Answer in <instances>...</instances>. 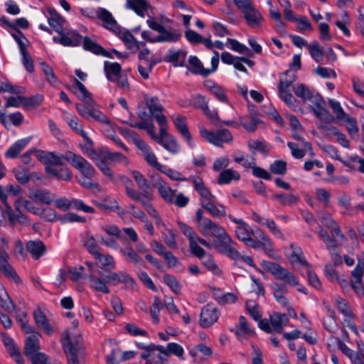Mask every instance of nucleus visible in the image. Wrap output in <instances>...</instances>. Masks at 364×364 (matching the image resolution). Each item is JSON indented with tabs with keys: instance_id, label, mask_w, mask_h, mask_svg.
Listing matches in <instances>:
<instances>
[{
	"instance_id": "nucleus-1",
	"label": "nucleus",
	"mask_w": 364,
	"mask_h": 364,
	"mask_svg": "<svg viewBox=\"0 0 364 364\" xmlns=\"http://www.w3.org/2000/svg\"><path fill=\"white\" fill-rule=\"evenodd\" d=\"M146 23L149 27L159 33V35L155 37L151 36L149 31H143L141 36L143 39L148 42L154 43H175L177 42L181 37V34L173 28L166 29L165 27L155 21L154 18H149L146 20Z\"/></svg>"
},
{
	"instance_id": "nucleus-2",
	"label": "nucleus",
	"mask_w": 364,
	"mask_h": 364,
	"mask_svg": "<svg viewBox=\"0 0 364 364\" xmlns=\"http://www.w3.org/2000/svg\"><path fill=\"white\" fill-rule=\"evenodd\" d=\"M228 218L234 223L237 225L235 229V235L237 237L242 241L246 245L258 249V243H256L252 235L253 230L242 219H238L234 217L232 214H229Z\"/></svg>"
},
{
	"instance_id": "nucleus-3",
	"label": "nucleus",
	"mask_w": 364,
	"mask_h": 364,
	"mask_svg": "<svg viewBox=\"0 0 364 364\" xmlns=\"http://www.w3.org/2000/svg\"><path fill=\"white\" fill-rule=\"evenodd\" d=\"M262 267L269 272L276 279L283 281L289 285L297 286L299 282L295 276L287 269L282 267L279 264L269 262L263 261L262 263Z\"/></svg>"
},
{
	"instance_id": "nucleus-4",
	"label": "nucleus",
	"mask_w": 364,
	"mask_h": 364,
	"mask_svg": "<svg viewBox=\"0 0 364 364\" xmlns=\"http://www.w3.org/2000/svg\"><path fill=\"white\" fill-rule=\"evenodd\" d=\"M203 214L202 209H198L196 213L197 227L203 235L215 237L220 232H223L224 228L221 225L204 217Z\"/></svg>"
},
{
	"instance_id": "nucleus-5",
	"label": "nucleus",
	"mask_w": 364,
	"mask_h": 364,
	"mask_svg": "<svg viewBox=\"0 0 364 364\" xmlns=\"http://www.w3.org/2000/svg\"><path fill=\"white\" fill-rule=\"evenodd\" d=\"M61 343L64 350L84 351L82 346V336L79 332L65 330L62 334Z\"/></svg>"
},
{
	"instance_id": "nucleus-6",
	"label": "nucleus",
	"mask_w": 364,
	"mask_h": 364,
	"mask_svg": "<svg viewBox=\"0 0 364 364\" xmlns=\"http://www.w3.org/2000/svg\"><path fill=\"white\" fill-rule=\"evenodd\" d=\"M311 102L312 103L311 109L317 118L327 123L332 122L334 120L333 116L325 108L326 102L320 95L315 94Z\"/></svg>"
},
{
	"instance_id": "nucleus-7",
	"label": "nucleus",
	"mask_w": 364,
	"mask_h": 364,
	"mask_svg": "<svg viewBox=\"0 0 364 364\" xmlns=\"http://www.w3.org/2000/svg\"><path fill=\"white\" fill-rule=\"evenodd\" d=\"M67 157L71 159L73 166L80 171V176H94L95 175V168L82 156L76 155L73 152H70L67 154Z\"/></svg>"
},
{
	"instance_id": "nucleus-8",
	"label": "nucleus",
	"mask_w": 364,
	"mask_h": 364,
	"mask_svg": "<svg viewBox=\"0 0 364 364\" xmlns=\"http://www.w3.org/2000/svg\"><path fill=\"white\" fill-rule=\"evenodd\" d=\"M107 282L112 285H117L119 283H123L127 288L132 290L136 289V284L134 279L127 272L124 271L118 272H111L109 274L105 276Z\"/></svg>"
},
{
	"instance_id": "nucleus-9",
	"label": "nucleus",
	"mask_w": 364,
	"mask_h": 364,
	"mask_svg": "<svg viewBox=\"0 0 364 364\" xmlns=\"http://www.w3.org/2000/svg\"><path fill=\"white\" fill-rule=\"evenodd\" d=\"M9 255L5 250H0V272L8 279L16 283H20L21 279L16 270L9 262Z\"/></svg>"
},
{
	"instance_id": "nucleus-10",
	"label": "nucleus",
	"mask_w": 364,
	"mask_h": 364,
	"mask_svg": "<svg viewBox=\"0 0 364 364\" xmlns=\"http://www.w3.org/2000/svg\"><path fill=\"white\" fill-rule=\"evenodd\" d=\"M220 316L219 310L210 304L204 306L200 315V325L203 328H208L215 323Z\"/></svg>"
},
{
	"instance_id": "nucleus-11",
	"label": "nucleus",
	"mask_w": 364,
	"mask_h": 364,
	"mask_svg": "<svg viewBox=\"0 0 364 364\" xmlns=\"http://www.w3.org/2000/svg\"><path fill=\"white\" fill-rule=\"evenodd\" d=\"M182 232L188 237L189 241V247L192 254L197 257H200L205 253V250L195 242V235L196 234L193 229L185 223H179Z\"/></svg>"
},
{
	"instance_id": "nucleus-12",
	"label": "nucleus",
	"mask_w": 364,
	"mask_h": 364,
	"mask_svg": "<svg viewBox=\"0 0 364 364\" xmlns=\"http://www.w3.org/2000/svg\"><path fill=\"white\" fill-rule=\"evenodd\" d=\"M27 196L32 200L50 205L55 199V194L45 188H31Z\"/></svg>"
},
{
	"instance_id": "nucleus-13",
	"label": "nucleus",
	"mask_w": 364,
	"mask_h": 364,
	"mask_svg": "<svg viewBox=\"0 0 364 364\" xmlns=\"http://www.w3.org/2000/svg\"><path fill=\"white\" fill-rule=\"evenodd\" d=\"M153 178H155L153 186L157 188L161 197L167 203H173L175 191L172 190L168 183L162 180L158 175L156 176H153Z\"/></svg>"
},
{
	"instance_id": "nucleus-14",
	"label": "nucleus",
	"mask_w": 364,
	"mask_h": 364,
	"mask_svg": "<svg viewBox=\"0 0 364 364\" xmlns=\"http://www.w3.org/2000/svg\"><path fill=\"white\" fill-rule=\"evenodd\" d=\"M98 274L100 277H97L94 273H89V274H85L84 277L87 279L90 283V286L94 290L102 292L104 294H109L110 290L107 286V279L103 277V274L100 271H97Z\"/></svg>"
},
{
	"instance_id": "nucleus-15",
	"label": "nucleus",
	"mask_w": 364,
	"mask_h": 364,
	"mask_svg": "<svg viewBox=\"0 0 364 364\" xmlns=\"http://www.w3.org/2000/svg\"><path fill=\"white\" fill-rule=\"evenodd\" d=\"M97 16L102 21L103 26L106 28L114 33H117L119 31V27L117 23V21L114 19L112 14L107 9L100 8L97 11Z\"/></svg>"
},
{
	"instance_id": "nucleus-16",
	"label": "nucleus",
	"mask_w": 364,
	"mask_h": 364,
	"mask_svg": "<svg viewBox=\"0 0 364 364\" xmlns=\"http://www.w3.org/2000/svg\"><path fill=\"white\" fill-rule=\"evenodd\" d=\"M2 342L10 356L12 357L18 364H23L20 350L14 340L7 334L3 333Z\"/></svg>"
},
{
	"instance_id": "nucleus-17",
	"label": "nucleus",
	"mask_w": 364,
	"mask_h": 364,
	"mask_svg": "<svg viewBox=\"0 0 364 364\" xmlns=\"http://www.w3.org/2000/svg\"><path fill=\"white\" fill-rule=\"evenodd\" d=\"M39 337L40 334L36 333L26 338L23 349V353L26 357L39 352L41 349Z\"/></svg>"
},
{
	"instance_id": "nucleus-18",
	"label": "nucleus",
	"mask_w": 364,
	"mask_h": 364,
	"mask_svg": "<svg viewBox=\"0 0 364 364\" xmlns=\"http://www.w3.org/2000/svg\"><path fill=\"white\" fill-rule=\"evenodd\" d=\"M215 237L212 247H214L220 253H223L230 245L234 244L233 240L225 229H223V232H220Z\"/></svg>"
},
{
	"instance_id": "nucleus-19",
	"label": "nucleus",
	"mask_w": 364,
	"mask_h": 364,
	"mask_svg": "<svg viewBox=\"0 0 364 364\" xmlns=\"http://www.w3.org/2000/svg\"><path fill=\"white\" fill-rule=\"evenodd\" d=\"M59 43L63 46H77L81 42L82 36L75 31H68L66 33L61 31L59 33Z\"/></svg>"
},
{
	"instance_id": "nucleus-20",
	"label": "nucleus",
	"mask_w": 364,
	"mask_h": 364,
	"mask_svg": "<svg viewBox=\"0 0 364 364\" xmlns=\"http://www.w3.org/2000/svg\"><path fill=\"white\" fill-rule=\"evenodd\" d=\"M235 334L240 341L247 339L255 334L254 331L250 328L246 318L243 316L239 317V323L236 326Z\"/></svg>"
},
{
	"instance_id": "nucleus-21",
	"label": "nucleus",
	"mask_w": 364,
	"mask_h": 364,
	"mask_svg": "<svg viewBox=\"0 0 364 364\" xmlns=\"http://www.w3.org/2000/svg\"><path fill=\"white\" fill-rule=\"evenodd\" d=\"M269 321L272 331L281 333L283 332L284 326L289 323V318L285 314L275 313L270 316Z\"/></svg>"
},
{
	"instance_id": "nucleus-22",
	"label": "nucleus",
	"mask_w": 364,
	"mask_h": 364,
	"mask_svg": "<svg viewBox=\"0 0 364 364\" xmlns=\"http://www.w3.org/2000/svg\"><path fill=\"white\" fill-rule=\"evenodd\" d=\"M119 252L127 259V261L133 264L134 266L142 265L144 261L138 255V252L132 247L130 244H127L124 248H120Z\"/></svg>"
},
{
	"instance_id": "nucleus-23",
	"label": "nucleus",
	"mask_w": 364,
	"mask_h": 364,
	"mask_svg": "<svg viewBox=\"0 0 364 364\" xmlns=\"http://www.w3.org/2000/svg\"><path fill=\"white\" fill-rule=\"evenodd\" d=\"M26 250L33 259H38L45 254L46 247L41 240H30L26 243Z\"/></svg>"
},
{
	"instance_id": "nucleus-24",
	"label": "nucleus",
	"mask_w": 364,
	"mask_h": 364,
	"mask_svg": "<svg viewBox=\"0 0 364 364\" xmlns=\"http://www.w3.org/2000/svg\"><path fill=\"white\" fill-rule=\"evenodd\" d=\"M202 207L214 218H219L226 216V210L225 206L221 203L215 201V199L208 203H206V204Z\"/></svg>"
},
{
	"instance_id": "nucleus-25",
	"label": "nucleus",
	"mask_w": 364,
	"mask_h": 364,
	"mask_svg": "<svg viewBox=\"0 0 364 364\" xmlns=\"http://www.w3.org/2000/svg\"><path fill=\"white\" fill-rule=\"evenodd\" d=\"M46 172L58 180L70 181L72 178V173L67 167L57 169L50 166H48L46 167Z\"/></svg>"
},
{
	"instance_id": "nucleus-26",
	"label": "nucleus",
	"mask_w": 364,
	"mask_h": 364,
	"mask_svg": "<svg viewBox=\"0 0 364 364\" xmlns=\"http://www.w3.org/2000/svg\"><path fill=\"white\" fill-rule=\"evenodd\" d=\"M154 199V195L152 192H145L143 193V196L140 198V199L137 200L141 205L145 208L146 212L153 218H156L159 215L156 208L151 205L150 203L151 200Z\"/></svg>"
},
{
	"instance_id": "nucleus-27",
	"label": "nucleus",
	"mask_w": 364,
	"mask_h": 364,
	"mask_svg": "<svg viewBox=\"0 0 364 364\" xmlns=\"http://www.w3.org/2000/svg\"><path fill=\"white\" fill-rule=\"evenodd\" d=\"M33 317L38 328L44 330L48 335L53 333V328L50 325L46 315L40 309H37L33 312Z\"/></svg>"
},
{
	"instance_id": "nucleus-28",
	"label": "nucleus",
	"mask_w": 364,
	"mask_h": 364,
	"mask_svg": "<svg viewBox=\"0 0 364 364\" xmlns=\"http://www.w3.org/2000/svg\"><path fill=\"white\" fill-rule=\"evenodd\" d=\"M31 137L16 141L5 153V156L10 159L16 158L18 154L28 145Z\"/></svg>"
},
{
	"instance_id": "nucleus-29",
	"label": "nucleus",
	"mask_w": 364,
	"mask_h": 364,
	"mask_svg": "<svg viewBox=\"0 0 364 364\" xmlns=\"http://www.w3.org/2000/svg\"><path fill=\"white\" fill-rule=\"evenodd\" d=\"M5 214L8 217L11 226H14L17 223L21 224L29 223V218L28 216L23 215L22 213L15 214L12 208L9 205H6Z\"/></svg>"
},
{
	"instance_id": "nucleus-30",
	"label": "nucleus",
	"mask_w": 364,
	"mask_h": 364,
	"mask_svg": "<svg viewBox=\"0 0 364 364\" xmlns=\"http://www.w3.org/2000/svg\"><path fill=\"white\" fill-rule=\"evenodd\" d=\"M243 15L247 24L251 27H259L263 20L261 13L255 6Z\"/></svg>"
},
{
	"instance_id": "nucleus-31",
	"label": "nucleus",
	"mask_w": 364,
	"mask_h": 364,
	"mask_svg": "<svg viewBox=\"0 0 364 364\" xmlns=\"http://www.w3.org/2000/svg\"><path fill=\"white\" fill-rule=\"evenodd\" d=\"M104 70L106 74L107 79L111 82L114 81L115 78L122 74L121 65L117 63L105 61L104 63Z\"/></svg>"
},
{
	"instance_id": "nucleus-32",
	"label": "nucleus",
	"mask_w": 364,
	"mask_h": 364,
	"mask_svg": "<svg viewBox=\"0 0 364 364\" xmlns=\"http://www.w3.org/2000/svg\"><path fill=\"white\" fill-rule=\"evenodd\" d=\"M125 6L127 9L134 10L139 16H144V11L149 7L146 0H127Z\"/></svg>"
},
{
	"instance_id": "nucleus-33",
	"label": "nucleus",
	"mask_w": 364,
	"mask_h": 364,
	"mask_svg": "<svg viewBox=\"0 0 364 364\" xmlns=\"http://www.w3.org/2000/svg\"><path fill=\"white\" fill-rule=\"evenodd\" d=\"M255 237L256 243H258V249L262 248L266 252L272 251V243L270 240L259 228L253 230L252 235Z\"/></svg>"
},
{
	"instance_id": "nucleus-34",
	"label": "nucleus",
	"mask_w": 364,
	"mask_h": 364,
	"mask_svg": "<svg viewBox=\"0 0 364 364\" xmlns=\"http://www.w3.org/2000/svg\"><path fill=\"white\" fill-rule=\"evenodd\" d=\"M83 48L95 54L110 57L107 51L88 37H85L83 39Z\"/></svg>"
},
{
	"instance_id": "nucleus-35",
	"label": "nucleus",
	"mask_w": 364,
	"mask_h": 364,
	"mask_svg": "<svg viewBox=\"0 0 364 364\" xmlns=\"http://www.w3.org/2000/svg\"><path fill=\"white\" fill-rule=\"evenodd\" d=\"M188 70L195 74H199L203 76L209 75L208 69L204 68L200 60L196 56H190L188 59Z\"/></svg>"
},
{
	"instance_id": "nucleus-36",
	"label": "nucleus",
	"mask_w": 364,
	"mask_h": 364,
	"mask_svg": "<svg viewBox=\"0 0 364 364\" xmlns=\"http://www.w3.org/2000/svg\"><path fill=\"white\" fill-rule=\"evenodd\" d=\"M290 247L292 250V253L289 256V260L291 264L294 265L299 263L308 267L309 264L305 259L301 249L298 246H295L294 244H291Z\"/></svg>"
},
{
	"instance_id": "nucleus-37",
	"label": "nucleus",
	"mask_w": 364,
	"mask_h": 364,
	"mask_svg": "<svg viewBox=\"0 0 364 364\" xmlns=\"http://www.w3.org/2000/svg\"><path fill=\"white\" fill-rule=\"evenodd\" d=\"M102 154L104 159H107L111 163L119 162L124 165L129 164L128 159L119 152H111L106 148L102 149Z\"/></svg>"
},
{
	"instance_id": "nucleus-38",
	"label": "nucleus",
	"mask_w": 364,
	"mask_h": 364,
	"mask_svg": "<svg viewBox=\"0 0 364 364\" xmlns=\"http://www.w3.org/2000/svg\"><path fill=\"white\" fill-rule=\"evenodd\" d=\"M294 94L300 97L304 102L311 101L315 95L304 84H298L293 87Z\"/></svg>"
},
{
	"instance_id": "nucleus-39",
	"label": "nucleus",
	"mask_w": 364,
	"mask_h": 364,
	"mask_svg": "<svg viewBox=\"0 0 364 364\" xmlns=\"http://www.w3.org/2000/svg\"><path fill=\"white\" fill-rule=\"evenodd\" d=\"M338 346L341 350L349 358L353 364H364L363 360L359 355L358 353L354 352L353 350L349 348L340 339H338Z\"/></svg>"
},
{
	"instance_id": "nucleus-40",
	"label": "nucleus",
	"mask_w": 364,
	"mask_h": 364,
	"mask_svg": "<svg viewBox=\"0 0 364 364\" xmlns=\"http://www.w3.org/2000/svg\"><path fill=\"white\" fill-rule=\"evenodd\" d=\"M240 178V175L237 171L232 169H225L222 171L218 176V183L219 184H228L232 180L238 181Z\"/></svg>"
},
{
	"instance_id": "nucleus-41",
	"label": "nucleus",
	"mask_w": 364,
	"mask_h": 364,
	"mask_svg": "<svg viewBox=\"0 0 364 364\" xmlns=\"http://www.w3.org/2000/svg\"><path fill=\"white\" fill-rule=\"evenodd\" d=\"M173 120L178 131L187 140L188 143L191 144V136L190 132H188L187 124L185 122V118L178 115L176 117H173Z\"/></svg>"
},
{
	"instance_id": "nucleus-42",
	"label": "nucleus",
	"mask_w": 364,
	"mask_h": 364,
	"mask_svg": "<svg viewBox=\"0 0 364 364\" xmlns=\"http://www.w3.org/2000/svg\"><path fill=\"white\" fill-rule=\"evenodd\" d=\"M100 262V268L105 271H110L115 268V262L113 257L110 255L97 254L94 257Z\"/></svg>"
},
{
	"instance_id": "nucleus-43",
	"label": "nucleus",
	"mask_w": 364,
	"mask_h": 364,
	"mask_svg": "<svg viewBox=\"0 0 364 364\" xmlns=\"http://www.w3.org/2000/svg\"><path fill=\"white\" fill-rule=\"evenodd\" d=\"M0 304L7 312H12L15 309V305L9 297L4 286L0 287Z\"/></svg>"
},
{
	"instance_id": "nucleus-44",
	"label": "nucleus",
	"mask_w": 364,
	"mask_h": 364,
	"mask_svg": "<svg viewBox=\"0 0 364 364\" xmlns=\"http://www.w3.org/2000/svg\"><path fill=\"white\" fill-rule=\"evenodd\" d=\"M120 38L124 41L127 48L129 50L133 48H140V47L144 45V42L136 41L134 36L129 31L124 32Z\"/></svg>"
},
{
	"instance_id": "nucleus-45",
	"label": "nucleus",
	"mask_w": 364,
	"mask_h": 364,
	"mask_svg": "<svg viewBox=\"0 0 364 364\" xmlns=\"http://www.w3.org/2000/svg\"><path fill=\"white\" fill-rule=\"evenodd\" d=\"M274 200H277L282 205H293L297 203L299 201V196H294L293 194H274L272 196Z\"/></svg>"
},
{
	"instance_id": "nucleus-46",
	"label": "nucleus",
	"mask_w": 364,
	"mask_h": 364,
	"mask_svg": "<svg viewBox=\"0 0 364 364\" xmlns=\"http://www.w3.org/2000/svg\"><path fill=\"white\" fill-rule=\"evenodd\" d=\"M189 353L192 357L194 358H205L210 357L213 353V350L209 346H207L204 344H198L191 349Z\"/></svg>"
},
{
	"instance_id": "nucleus-47",
	"label": "nucleus",
	"mask_w": 364,
	"mask_h": 364,
	"mask_svg": "<svg viewBox=\"0 0 364 364\" xmlns=\"http://www.w3.org/2000/svg\"><path fill=\"white\" fill-rule=\"evenodd\" d=\"M122 180L125 186L126 193L130 198L136 201L143 196V193L133 188V183L129 178L123 176L122 177Z\"/></svg>"
},
{
	"instance_id": "nucleus-48",
	"label": "nucleus",
	"mask_w": 364,
	"mask_h": 364,
	"mask_svg": "<svg viewBox=\"0 0 364 364\" xmlns=\"http://www.w3.org/2000/svg\"><path fill=\"white\" fill-rule=\"evenodd\" d=\"M122 180L125 186L126 193L130 198L136 201L143 196V193L133 188V183L129 178L123 176L122 177Z\"/></svg>"
},
{
	"instance_id": "nucleus-49",
	"label": "nucleus",
	"mask_w": 364,
	"mask_h": 364,
	"mask_svg": "<svg viewBox=\"0 0 364 364\" xmlns=\"http://www.w3.org/2000/svg\"><path fill=\"white\" fill-rule=\"evenodd\" d=\"M132 176L133 178L135 180L138 186V188L142 191L141 193H145V192H151L150 191H149V184L148 183V181L146 179V178L142 173H141L138 171H132Z\"/></svg>"
},
{
	"instance_id": "nucleus-50",
	"label": "nucleus",
	"mask_w": 364,
	"mask_h": 364,
	"mask_svg": "<svg viewBox=\"0 0 364 364\" xmlns=\"http://www.w3.org/2000/svg\"><path fill=\"white\" fill-rule=\"evenodd\" d=\"M70 152V151H67L65 154L62 155H57L54 152H49L46 164L50 166H63L65 161H68L71 163V159H69L67 157V154Z\"/></svg>"
},
{
	"instance_id": "nucleus-51",
	"label": "nucleus",
	"mask_w": 364,
	"mask_h": 364,
	"mask_svg": "<svg viewBox=\"0 0 364 364\" xmlns=\"http://www.w3.org/2000/svg\"><path fill=\"white\" fill-rule=\"evenodd\" d=\"M160 145L164 147L168 151L172 154H177L179 151L180 146L177 143L176 138L173 136L165 139L164 140H160L158 142Z\"/></svg>"
},
{
	"instance_id": "nucleus-52",
	"label": "nucleus",
	"mask_w": 364,
	"mask_h": 364,
	"mask_svg": "<svg viewBox=\"0 0 364 364\" xmlns=\"http://www.w3.org/2000/svg\"><path fill=\"white\" fill-rule=\"evenodd\" d=\"M198 258L202 261L203 265L205 266L208 270L213 272L214 274H216L220 272L218 267L215 264L213 257L210 255L206 254V252H205L204 255L201 256V258Z\"/></svg>"
},
{
	"instance_id": "nucleus-53",
	"label": "nucleus",
	"mask_w": 364,
	"mask_h": 364,
	"mask_svg": "<svg viewBox=\"0 0 364 364\" xmlns=\"http://www.w3.org/2000/svg\"><path fill=\"white\" fill-rule=\"evenodd\" d=\"M69 127L76 133L82 136L87 141L91 143V140L87 133L83 130L82 126L79 124L76 117H72L68 120Z\"/></svg>"
},
{
	"instance_id": "nucleus-54",
	"label": "nucleus",
	"mask_w": 364,
	"mask_h": 364,
	"mask_svg": "<svg viewBox=\"0 0 364 364\" xmlns=\"http://www.w3.org/2000/svg\"><path fill=\"white\" fill-rule=\"evenodd\" d=\"M186 53L182 50H178L169 54L167 56V61L173 63L174 66H183L186 59Z\"/></svg>"
},
{
	"instance_id": "nucleus-55",
	"label": "nucleus",
	"mask_w": 364,
	"mask_h": 364,
	"mask_svg": "<svg viewBox=\"0 0 364 364\" xmlns=\"http://www.w3.org/2000/svg\"><path fill=\"white\" fill-rule=\"evenodd\" d=\"M145 100L151 115L163 112L164 107L159 103L158 97H146Z\"/></svg>"
},
{
	"instance_id": "nucleus-56",
	"label": "nucleus",
	"mask_w": 364,
	"mask_h": 364,
	"mask_svg": "<svg viewBox=\"0 0 364 364\" xmlns=\"http://www.w3.org/2000/svg\"><path fill=\"white\" fill-rule=\"evenodd\" d=\"M318 233L323 241L326 243L327 249L331 252L335 251L337 247L336 240L332 238L328 233L321 228H319Z\"/></svg>"
},
{
	"instance_id": "nucleus-57",
	"label": "nucleus",
	"mask_w": 364,
	"mask_h": 364,
	"mask_svg": "<svg viewBox=\"0 0 364 364\" xmlns=\"http://www.w3.org/2000/svg\"><path fill=\"white\" fill-rule=\"evenodd\" d=\"M308 49L311 56L316 62H320L322 60L324 53L317 41L312 42L308 46Z\"/></svg>"
},
{
	"instance_id": "nucleus-58",
	"label": "nucleus",
	"mask_w": 364,
	"mask_h": 364,
	"mask_svg": "<svg viewBox=\"0 0 364 364\" xmlns=\"http://www.w3.org/2000/svg\"><path fill=\"white\" fill-rule=\"evenodd\" d=\"M73 198H68L66 197L58 198L55 195V199L53 200L54 205L58 209L63 211H68L72 207Z\"/></svg>"
},
{
	"instance_id": "nucleus-59",
	"label": "nucleus",
	"mask_w": 364,
	"mask_h": 364,
	"mask_svg": "<svg viewBox=\"0 0 364 364\" xmlns=\"http://www.w3.org/2000/svg\"><path fill=\"white\" fill-rule=\"evenodd\" d=\"M162 307L163 304L159 298L155 296L154 299V303L150 308V314L152 320L155 323H158L159 322V313Z\"/></svg>"
},
{
	"instance_id": "nucleus-60",
	"label": "nucleus",
	"mask_w": 364,
	"mask_h": 364,
	"mask_svg": "<svg viewBox=\"0 0 364 364\" xmlns=\"http://www.w3.org/2000/svg\"><path fill=\"white\" fill-rule=\"evenodd\" d=\"M84 245L88 252L95 257L100 253V247L96 242L95 237L91 235H87L86 240L84 242Z\"/></svg>"
},
{
	"instance_id": "nucleus-61",
	"label": "nucleus",
	"mask_w": 364,
	"mask_h": 364,
	"mask_svg": "<svg viewBox=\"0 0 364 364\" xmlns=\"http://www.w3.org/2000/svg\"><path fill=\"white\" fill-rule=\"evenodd\" d=\"M58 219L59 221L63 224L68 223H84L85 222V218L81 217L73 213H68L67 214L63 215L62 216H59Z\"/></svg>"
},
{
	"instance_id": "nucleus-62",
	"label": "nucleus",
	"mask_w": 364,
	"mask_h": 364,
	"mask_svg": "<svg viewBox=\"0 0 364 364\" xmlns=\"http://www.w3.org/2000/svg\"><path fill=\"white\" fill-rule=\"evenodd\" d=\"M164 282L167 284L172 291L176 294H180L181 285L174 276L170 274L164 275Z\"/></svg>"
},
{
	"instance_id": "nucleus-63",
	"label": "nucleus",
	"mask_w": 364,
	"mask_h": 364,
	"mask_svg": "<svg viewBox=\"0 0 364 364\" xmlns=\"http://www.w3.org/2000/svg\"><path fill=\"white\" fill-rule=\"evenodd\" d=\"M335 302L338 309L342 314L347 317H350L352 316L350 308L346 299L337 297L336 298Z\"/></svg>"
},
{
	"instance_id": "nucleus-64",
	"label": "nucleus",
	"mask_w": 364,
	"mask_h": 364,
	"mask_svg": "<svg viewBox=\"0 0 364 364\" xmlns=\"http://www.w3.org/2000/svg\"><path fill=\"white\" fill-rule=\"evenodd\" d=\"M364 275V262H361L360 260L358 261L357 265L355 269L351 272V282H359L362 281L363 277Z\"/></svg>"
}]
</instances>
